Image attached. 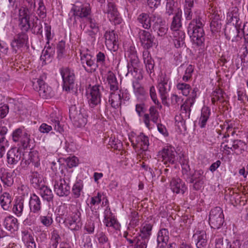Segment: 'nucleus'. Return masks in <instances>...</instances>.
<instances>
[{
    "mask_svg": "<svg viewBox=\"0 0 248 248\" xmlns=\"http://www.w3.org/2000/svg\"><path fill=\"white\" fill-rule=\"evenodd\" d=\"M184 13L186 20H193L189 23L187 32L192 40L193 44L198 46H202L204 42V24L202 21V14L201 11L197 10L194 15L191 8H184Z\"/></svg>",
    "mask_w": 248,
    "mask_h": 248,
    "instance_id": "1",
    "label": "nucleus"
},
{
    "mask_svg": "<svg viewBox=\"0 0 248 248\" xmlns=\"http://www.w3.org/2000/svg\"><path fill=\"white\" fill-rule=\"evenodd\" d=\"M107 82L109 88L108 102L113 108H119L124 102L130 99L128 91L119 88L116 76L111 71L108 74Z\"/></svg>",
    "mask_w": 248,
    "mask_h": 248,
    "instance_id": "2",
    "label": "nucleus"
},
{
    "mask_svg": "<svg viewBox=\"0 0 248 248\" xmlns=\"http://www.w3.org/2000/svg\"><path fill=\"white\" fill-rule=\"evenodd\" d=\"M182 12L177 9L172 18L170 29L173 31V43L176 48L183 47L185 44V33L180 30L182 26Z\"/></svg>",
    "mask_w": 248,
    "mask_h": 248,
    "instance_id": "3",
    "label": "nucleus"
},
{
    "mask_svg": "<svg viewBox=\"0 0 248 248\" xmlns=\"http://www.w3.org/2000/svg\"><path fill=\"white\" fill-rule=\"evenodd\" d=\"M199 91L197 87L192 89L190 95L187 98L183 104L181 106V113L180 116L175 117L176 122H178V126H183L185 125L186 120L190 117L191 108L195 102Z\"/></svg>",
    "mask_w": 248,
    "mask_h": 248,
    "instance_id": "4",
    "label": "nucleus"
},
{
    "mask_svg": "<svg viewBox=\"0 0 248 248\" xmlns=\"http://www.w3.org/2000/svg\"><path fill=\"white\" fill-rule=\"evenodd\" d=\"M126 55L128 63L127 64L128 72L126 76H128L131 75L139 80L141 79L142 76L139 71L140 62L135 48L130 46L127 51Z\"/></svg>",
    "mask_w": 248,
    "mask_h": 248,
    "instance_id": "5",
    "label": "nucleus"
},
{
    "mask_svg": "<svg viewBox=\"0 0 248 248\" xmlns=\"http://www.w3.org/2000/svg\"><path fill=\"white\" fill-rule=\"evenodd\" d=\"M88 117V112L84 108L75 105L70 107L69 117L75 126L80 127L85 125Z\"/></svg>",
    "mask_w": 248,
    "mask_h": 248,
    "instance_id": "6",
    "label": "nucleus"
},
{
    "mask_svg": "<svg viewBox=\"0 0 248 248\" xmlns=\"http://www.w3.org/2000/svg\"><path fill=\"white\" fill-rule=\"evenodd\" d=\"M222 146L227 155L231 154V151L234 152L237 154L242 153L247 149V144L241 140H233L230 139L229 134L224 136Z\"/></svg>",
    "mask_w": 248,
    "mask_h": 248,
    "instance_id": "7",
    "label": "nucleus"
},
{
    "mask_svg": "<svg viewBox=\"0 0 248 248\" xmlns=\"http://www.w3.org/2000/svg\"><path fill=\"white\" fill-rule=\"evenodd\" d=\"M28 35L24 32H19L15 35L11 42L12 50L15 54H20L28 46Z\"/></svg>",
    "mask_w": 248,
    "mask_h": 248,
    "instance_id": "8",
    "label": "nucleus"
},
{
    "mask_svg": "<svg viewBox=\"0 0 248 248\" xmlns=\"http://www.w3.org/2000/svg\"><path fill=\"white\" fill-rule=\"evenodd\" d=\"M12 139L15 142H20V145L25 149L29 146L31 135L24 127H19L13 131Z\"/></svg>",
    "mask_w": 248,
    "mask_h": 248,
    "instance_id": "9",
    "label": "nucleus"
},
{
    "mask_svg": "<svg viewBox=\"0 0 248 248\" xmlns=\"http://www.w3.org/2000/svg\"><path fill=\"white\" fill-rule=\"evenodd\" d=\"M60 72L63 81V90L66 92L72 90L74 87L76 78L74 70L68 67H62Z\"/></svg>",
    "mask_w": 248,
    "mask_h": 248,
    "instance_id": "10",
    "label": "nucleus"
},
{
    "mask_svg": "<svg viewBox=\"0 0 248 248\" xmlns=\"http://www.w3.org/2000/svg\"><path fill=\"white\" fill-rule=\"evenodd\" d=\"M101 6L103 12L107 14L110 21L113 22L115 24L121 23L122 18L114 3L109 2L107 4H102Z\"/></svg>",
    "mask_w": 248,
    "mask_h": 248,
    "instance_id": "11",
    "label": "nucleus"
},
{
    "mask_svg": "<svg viewBox=\"0 0 248 248\" xmlns=\"http://www.w3.org/2000/svg\"><path fill=\"white\" fill-rule=\"evenodd\" d=\"M209 224L214 229H218L224 222L223 211L219 207H216L212 209L209 214Z\"/></svg>",
    "mask_w": 248,
    "mask_h": 248,
    "instance_id": "12",
    "label": "nucleus"
},
{
    "mask_svg": "<svg viewBox=\"0 0 248 248\" xmlns=\"http://www.w3.org/2000/svg\"><path fill=\"white\" fill-rule=\"evenodd\" d=\"M64 222L71 230L78 231L79 230L82 225L80 212L76 210L65 218Z\"/></svg>",
    "mask_w": 248,
    "mask_h": 248,
    "instance_id": "13",
    "label": "nucleus"
},
{
    "mask_svg": "<svg viewBox=\"0 0 248 248\" xmlns=\"http://www.w3.org/2000/svg\"><path fill=\"white\" fill-rule=\"evenodd\" d=\"M176 154L177 152L174 147L168 146L158 153V156L159 159H161L165 164L168 163L173 164L175 163L176 160Z\"/></svg>",
    "mask_w": 248,
    "mask_h": 248,
    "instance_id": "14",
    "label": "nucleus"
},
{
    "mask_svg": "<svg viewBox=\"0 0 248 248\" xmlns=\"http://www.w3.org/2000/svg\"><path fill=\"white\" fill-rule=\"evenodd\" d=\"M138 35L142 46L146 50L157 46V42L155 36L149 31L140 29Z\"/></svg>",
    "mask_w": 248,
    "mask_h": 248,
    "instance_id": "15",
    "label": "nucleus"
},
{
    "mask_svg": "<svg viewBox=\"0 0 248 248\" xmlns=\"http://www.w3.org/2000/svg\"><path fill=\"white\" fill-rule=\"evenodd\" d=\"M80 61L84 69L89 73H92L96 71L97 64L94 62L93 57L87 51L80 52Z\"/></svg>",
    "mask_w": 248,
    "mask_h": 248,
    "instance_id": "16",
    "label": "nucleus"
},
{
    "mask_svg": "<svg viewBox=\"0 0 248 248\" xmlns=\"http://www.w3.org/2000/svg\"><path fill=\"white\" fill-rule=\"evenodd\" d=\"M101 89H103V87L98 85L91 88L87 97L90 107L93 108L101 103Z\"/></svg>",
    "mask_w": 248,
    "mask_h": 248,
    "instance_id": "17",
    "label": "nucleus"
},
{
    "mask_svg": "<svg viewBox=\"0 0 248 248\" xmlns=\"http://www.w3.org/2000/svg\"><path fill=\"white\" fill-rule=\"evenodd\" d=\"M46 78L45 75L41 77L40 78L37 79L36 83L35 82L34 84L37 89L38 86V92L40 96L43 98L47 99L53 96L54 93L50 87L46 84L43 80V78Z\"/></svg>",
    "mask_w": 248,
    "mask_h": 248,
    "instance_id": "18",
    "label": "nucleus"
},
{
    "mask_svg": "<svg viewBox=\"0 0 248 248\" xmlns=\"http://www.w3.org/2000/svg\"><path fill=\"white\" fill-rule=\"evenodd\" d=\"M54 190L56 194L60 197L67 196L70 193V186L68 182L65 179L60 178L54 182Z\"/></svg>",
    "mask_w": 248,
    "mask_h": 248,
    "instance_id": "19",
    "label": "nucleus"
},
{
    "mask_svg": "<svg viewBox=\"0 0 248 248\" xmlns=\"http://www.w3.org/2000/svg\"><path fill=\"white\" fill-rule=\"evenodd\" d=\"M23 154L19 148L12 147L6 154V162L8 165L14 166L16 165L22 158Z\"/></svg>",
    "mask_w": 248,
    "mask_h": 248,
    "instance_id": "20",
    "label": "nucleus"
},
{
    "mask_svg": "<svg viewBox=\"0 0 248 248\" xmlns=\"http://www.w3.org/2000/svg\"><path fill=\"white\" fill-rule=\"evenodd\" d=\"M101 197L102 195L98 192L97 195L91 198L90 203L91 211H89L87 213L88 216L93 217L98 222L99 214L97 210L99 208V204L101 202Z\"/></svg>",
    "mask_w": 248,
    "mask_h": 248,
    "instance_id": "21",
    "label": "nucleus"
},
{
    "mask_svg": "<svg viewBox=\"0 0 248 248\" xmlns=\"http://www.w3.org/2000/svg\"><path fill=\"white\" fill-rule=\"evenodd\" d=\"M170 76L166 73H161L157 79V88L159 93H168L170 90Z\"/></svg>",
    "mask_w": 248,
    "mask_h": 248,
    "instance_id": "22",
    "label": "nucleus"
},
{
    "mask_svg": "<svg viewBox=\"0 0 248 248\" xmlns=\"http://www.w3.org/2000/svg\"><path fill=\"white\" fill-rule=\"evenodd\" d=\"M104 37L105 38V44L107 48L114 51L118 48V37L114 31H106Z\"/></svg>",
    "mask_w": 248,
    "mask_h": 248,
    "instance_id": "23",
    "label": "nucleus"
},
{
    "mask_svg": "<svg viewBox=\"0 0 248 248\" xmlns=\"http://www.w3.org/2000/svg\"><path fill=\"white\" fill-rule=\"evenodd\" d=\"M241 242L239 240L236 239L231 243L227 239L219 237L216 239L215 248H241Z\"/></svg>",
    "mask_w": 248,
    "mask_h": 248,
    "instance_id": "24",
    "label": "nucleus"
},
{
    "mask_svg": "<svg viewBox=\"0 0 248 248\" xmlns=\"http://www.w3.org/2000/svg\"><path fill=\"white\" fill-rule=\"evenodd\" d=\"M72 10L74 15L81 18L86 17L91 13V7L89 3L82 4L79 2H77L73 6Z\"/></svg>",
    "mask_w": 248,
    "mask_h": 248,
    "instance_id": "25",
    "label": "nucleus"
},
{
    "mask_svg": "<svg viewBox=\"0 0 248 248\" xmlns=\"http://www.w3.org/2000/svg\"><path fill=\"white\" fill-rule=\"evenodd\" d=\"M142 57L147 72L150 77L152 74L154 75L155 62L150 52L148 50H144L142 53Z\"/></svg>",
    "mask_w": 248,
    "mask_h": 248,
    "instance_id": "26",
    "label": "nucleus"
},
{
    "mask_svg": "<svg viewBox=\"0 0 248 248\" xmlns=\"http://www.w3.org/2000/svg\"><path fill=\"white\" fill-rule=\"evenodd\" d=\"M30 212L34 214H39L41 211L42 203L39 197L33 193L31 195L29 202Z\"/></svg>",
    "mask_w": 248,
    "mask_h": 248,
    "instance_id": "27",
    "label": "nucleus"
},
{
    "mask_svg": "<svg viewBox=\"0 0 248 248\" xmlns=\"http://www.w3.org/2000/svg\"><path fill=\"white\" fill-rule=\"evenodd\" d=\"M171 190L177 194H184L187 189L185 183L179 178H173L170 182Z\"/></svg>",
    "mask_w": 248,
    "mask_h": 248,
    "instance_id": "28",
    "label": "nucleus"
},
{
    "mask_svg": "<svg viewBox=\"0 0 248 248\" xmlns=\"http://www.w3.org/2000/svg\"><path fill=\"white\" fill-rule=\"evenodd\" d=\"M3 225L7 230L11 232H15L18 229V220L12 216H9L4 218Z\"/></svg>",
    "mask_w": 248,
    "mask_h": 248,
    "instance_id": "29",
    "label": "nucleus"
},
{
    "mask_svg": "<svg viewBox=\"0 0 248 248\" xmlns=\"http://www.w3.org/2000/svg\"><path fill=\"white\" fill-rule=\"evenodd\" d=\"M131 142L134 147L140 148L143 151H146L149 145L148 137L142 133L136 137L135 143L133 140Z\"/></svg>",
    "mask_w": 248,
    "mask_h": 248,
    "instance_id": "30",
    "label": "nucleus"
},
{
    "mask_svg": "<svg viewBox=\"0 0 248 248\" xmlns=\"http://www.w3.org/2000/svg\"><path fill=\"white\" fill-rule=\"evenodd\" d=\"M169 240V232L166 229H162L158 232L157 241L158 248H166Z\"/></svg>",
    "mask_w": 248,
    "mask_h": 248,
    "instance_id": "31",
    "label": "nucleus"
},
{
    "mask_svg": "<svg viewBox=\"0 0 248 248\" xmlns=\"http://www.w3.org/2000/svg\"><path fill=\"white\" fill-rule=\"evenodd\" d=\"M30 161L29 162H27L26 160L25 162H23V160H22L20 163L21 165L23 167H25L27 165L31 164L34 166V168H38L40 165V159L38 152L36 151L30 152L29 154V159L28 161Z\"/></svg>",
    "mask_w": 248,
    "mask_h": 248,
    "instance_id": "32",
    "label": "nucleus"
},
{
    "mask_svg": "<svg viewBox=\"0 0 248 248\" xmlns=\"http://www.w3.org/2000/svg\"><path fill=\"white\" fill-rule=\"evenodd\" d=\"M22 240L28 248H35V243L32 233L27 229H23L21 231Z\"/></svg>",
    "mask_w": 248,
    "mask_h": 248,
    "instance_id": "33",
    "label": "nucleus"
},
{
    "mask_svg": "<svg viewBox=\"0 0 248 248\" xmlns=\"http://www.w3.org/2000/svg\"><path fill=\"white\" fill-rule=\"evenodd\" d=\"M150 114H145L143 116V121L146 126L149 128L150 126V115L151 120L155 123H157L159 117V113L154 106H152L149 108Z\"/></svg>",
    "mask_w": 248,
    "mask_h": 248,
    "instance_id": "34",
    "label": "nucleus"
},
{
    "mask_svg": "<svg viewBox=\"0 0 248 248\" xmlns=\"http://www.w3.org/2000/svg\"><path fill=\"white\" fill-rule=\"evenodd\" d=\"M104 222L107 227H112L115 230L119 229L120 225L114 217L112 216L109 209L105 212Z\"/></svg>",
    "mask_w": 248,
    "mask_h": 248,
    "instance_id": "35",
    "label": "nucleus"
},
{
    "mask_svg": "<svg viewBox=\"0 0 248 248\" xmlns=\"http://www.w3.org/2000/svg\"><path fill=\"white\" fill-rule=\"evenodd\" d=\"M242 31L238 30L236 26H233L230 29L225 31L226 38L232 42L237 41L242 38Z\"/></svg>",
    "mask_w": 248,
    "mask_h": 248,
    "instance_id": "36",
    "label": "nucleus"
},
{
    "mask_svg": "<svg viewBox=\"0 0 248 248\" xmlns=\"http://www.w3.org/2000/svg\"><path fill=\"white\" fill-rule=\"evenodd\" d=\"M0 179L3 185L11 186L14 183L12 174L4 168H0Z\"/></svg>",
    "mask_w": 248,
    "mask_h": 248,
    "instance_id": "37",
    "label": "nucleus"
},
{
    "mask_svg": "<svg viewBox=\"0 0 248 248\" xmlns=\"http://www.w3.org/2000/svg\"><path fill=\"white\" fill-rule=\"evenodd\" d=\"M46 49H44L42 51V55L40 57V61L42 62V64H46L48 62L51 61L52 56L55 52L54 47H52L48 46L46 47Z\"/></svg>",
    "mask_w": 248,
    "mask_h": 248,
    "instance_id": "38",
    "label": "nucleus"
},
{
    "mask_svg": "<svg viewBox=\"0 0 248 248\" xmlns=\"http://www.w3.org/2000/svg\"><path fill=\"white\" fill-rule=\"evenodd\" d=\"M158 14H153L150 16L147 14L142 13L139 15L138 18L139 22L142 24V26L145 29H149L151 27V22H153L152 17L155 15H158Z\"/></svg>",
    "mask_w": 248,
    "mask_h": 248,
    "instance_id": "39",
    "label": "nucleus"
},
{
    "mask_svg": "<svg viewBox=\"0 0 248 248\" xmlns=\"http://www.w3.org/2000/svg\"><path fill=\"white\" fill-rule=\"evenodd\" d=\"M193 238L196 242V246L198 248H201L206 245V234L204 231H200L193 235Z\"/></svg>",
    "mask_w": 248,
    "mask_h": 248,
    "instance_id": "40",
    "label": "nucleus"
},
{
    "mask_svg": "<svg viewBox=\"0 0 248 248\" xmlns=\"http://www.w3.org/2000/svg\"><path fill=\"white\" fill-rule=\"evenodd\" d=\"M210 115V108L207 107H203L201 110V115L199 120V124L201 128L205 127Z\"/></svg>",
    "mask_w": 248,
    "mask_h": 248,
    "instance_id": "41",
    "label": "nucleus"
},
{
    "mask_svg": "<svg viewBox=\"0 0 248 248\" xmlns=\"http://www.w3.org/2000/svg\"><path fill=\"white\" fill-rule=\"evenodd\" d=\"M12 202V197L8 192H4L0 195V203L4 210H8Z\"/></svg>",
    "mask_w": 248,
    "mask_h": 248,
    "instance_id": "42",
    "label": "nucleus"
},
{
    "mask_svg": "<svg viewBox=\"0 0 248 248\" xmlns=\"http://www.w3.org/2000/svg\"><path fill=\"white\" fill-rule=\"evenodd\" d=\"M153 25L152 27L155 31H160V30L163 27L162 25H166V22L160 15L154 16L153 17Z\"/></svg>",
    "mask_w": 248,
    "mask_h": 248,
    "instance_id": "43",
    "label": "nucleus"
},
{
    "mask_svg": "<svg viewBox=\"0 0 248 248\" xmlns=\"http://www.w3.org/2000/svg\"><path fill=\"white\" fill-rule=\"evenodd\" d=\"M152 225L150 224H145L140 229V234L138 238L146 239L149 241L150 236L151 234Z\"/></svg>",
    "mask_w": 248,
    "mask_h": 248,
    "instance_id": "44",
    "label": "nucleus"
},
{
    "mask_svg": "<svg viewBox=\"0 0 248 248\" xmlns=\"http://www.w3.org/2000/svg\"><path fill=\"white\" fill-rule=\"evenodd\" d=\"M40 194L44 200L47 202L52 201L53 194L51 190L47 186H43L40 189Z\"/></svg>",
    "mask_w": 248,
    "mask_h": 248,
    "instance_id": "45",
    "label": "nucleus"
},
{
    "mask_svg": "<svg viewBox=\"0 0 248 248\" xmlns=\"http://www.w3.org/2000/svg\"><path fill=\"white\" fill-rule=\"evenodd\" d=\"M225 93L223 92V91L220 89H217L216 90L214 91L212 93V102L213 104H215L216 101H219L220 102H223L224 101Z\"/></svg>",
    "mask_w": 248,
    "mask_h": 248,
    "instance_id": "46",
    "label": "nucleus"
},
{
    "mask_svg": "<svg viewBox=\"0 0 248 248\" xmlns=\"http://www.w3.org/2000/svg\"><path fill=\"white\" fill-rule=\"evenodd\" d=\"M132 87L134 94L137 97L144 96L146 94V91L144 88L141 86L139 81H133Z\"/></svg>",
    "mask_w": 248,
    "mask_h": 248,
    "instance_id": "47",
    "label": "nucleus"
},
{
    "mask_svg": "<svg viewBox=\"0 0 248 248\" xmlns=\"http://www.w3.org/2000/svg\"><path fill=\"white\" fill-rule=\"evenodd\" d=\"M30 15L29 9L26 7L22 6L18 10V14L15 17L17 20L30 19Z\"/></svg>",
    "mask_w": 248,
    "mask_h": 248,
    "instance_id": "48",
    "label": "nucleus"
},
{
    "mask_svg": "<svg viewBox=\"0 0 248 248\" xmlns=\"http://www.w3.org/2000/svg\"><path fill=\"white\" fill-rule=\"evenodd\" d=\"M176 88L183 95L186 96L188 94L190 95V91H192L190 85L185 83H178L176 85Z\"/></svg>",
    "mask_w": 248,
    "mask_h": 248,
    "instance_id": "49",
    "label": "nucleus"
},
{
    "mask_svg": "<svg viewBox=\"0 0 248 248\" xmlns=\"http://www.w3.org/2000/svg\"><path fill=\"white\" fill-rule=\"evenodd\" d=\"M180 163L181 164L182 172L184 178L187 181L189 176L191 175L190 172L191 170L188 162H187L186 160L184 159Z\"/></svg>",
    "mask_w": 248,
    "mask_h": 248,
    "instance_id": "50",
    "label": "nucleus"
},
{
    "mask_svg": "<svg viewBox=\"0 0 248 248\" xmlns=\"http://www.w3.org/2000/svg\"><path fill=\"white\" fill-rule=\"evenodd\" d=\"M83 187V182L79 180L76 182L72 187V193L75 198H78L81 195V192Z\"/></svg>",
    "mask_w": 248,
    "mask_h": 248,
    "instance_id": "51",
    "label": "nucleus"
},
{
    "mask_svg": "<svg viewBox=\"0 0 248 248\" xmlns=\"http://www.w3.org/2000/svg\"><path fill=\"white\" fill-rule=\"evenodd\" d=\"M88 216L90 218V220L88 221V222L86 224L85 228L87 232L89 233H92L93 232L94 230L95 224H99L100 223L99 217H98V222L93 217H92L88 215Z\"/></svg>",
    "mask_w": 248,
    "mask_h": 248,
    "instance_id": "52",
    "label": "nucleus"
},
{
    "mask_svg": "<svg viewBox=\"0 0 248 248\" xmlns=\"http://www.w3.org/2000/svg\"><path fill=\"white\" fill-rule=\"evenodd\" d=\"M24 202L22 200L16 202L13 208V211L17 217H20L23 213Z\"/></svg>",
    "mask_w": 248,
    "mask_h": 248,
    "instance_id": "53",
    "label": "nucleus"
},
{
    "mask_svg": "<svg viewBox=\"0 0 248 248\" xmlns=\"http://www.w3.org/2000/svg\"><path fill=\"white\" fill-rule=\"evenodd\" d=\"M88 19L90 28V30H89V34L93 35L96 34L99 31L98 24L94 19L89 18Z\"/></svg>",
    "mask_w": 248,
    "mask_h": 248,
    "instance_id": "54",
    "label": "nucleus"
},
{
    "mask_svg": "<svg viewBox=\"0 0 248 248\" xmlns=\"http://www.w3.org/2000/svg\"><path fill=\"white\" fill-rule=\"evenodd\" d=\"M54 114L52 113L50 116V121L53 123L54 129L60 133H62L63 131V127L60 124L59 119L58 117H54Z\"/></svg>",
    "mask_w": 248,
    "mask_h": 248,
    "instance_id": "55",
    "label": "nucleus"
},
{
    "mask_svg": "<svg viewBox=\"0 0 248 248\" xmlns=\"http://www.w3.org/2000/svg\"><path fill=\"white\" fill-rule=\"evenodd\" d=\"M18 26L22 32H27L31 28L30 19L17 20Z\"/></svg>",
    "mask_w": 248,
    "mask_h": 248,
    "instance_id": "56",
    "label": "nucleus"
},
{
    "mask_svg": "<svg viewBox=\"0 0 248 248\" xmlns=\"http://www.w3.org/2000/svg\"><path fill=\"white\" fill-rule=\"evenodd\" d=\"M97 68L99 66L103 67L106 65V57L105 53L100 51L96 56Z\"/></svg>",
    "mask_w": 248,
    "mask_h": 248,
    "instance_id": "57",
    "label": "nucleus"
},
{
    "mask_svg": "<svg viewBox=\"0 0 248 248\" xmlns=\"http://www.w3.org/2000/svg\"><path fill=\"white\" fill-rule=\"evenodd\" d=\"M9 147V143L5 138L2 137L0 139V158H2L5 153L6 149Z\"/></svg>",
    "mask_w": 248,
    "mask_h": 248,
    "instance_id": "58",
    "label": "nucleus"
},
{
    "mask_svg": "<svg viewBox=\"0 0 248 248\" xmlns=\"http://www.w3.org/2000/svg\"><path fill=\"white\" fill-rule=\"evenodd\" d=\"M194 66L189 64L186 68L185 74L183 76L182 79L184 81H188L192 77V75L194 72Z\"/></svg>",
    "mask_w": 248,
    "mask_h": 248,
    "instance_id": "59",
    "label": "nucleus"
},
{
    "mask_svg": "<svg viewBox=\"0 0 248 248\" xmlns=\"http://www.w3.org/2000/svg\"><path fill=\"white\" fill-rule=\"evenodd\" d=\"M150 95L154 103L157 105L158 108H161L162 106L157 99L156 90L154 86L152 85L150 87Z\"/></svg>",
    "mask_w": 248,
    "mask_h": 248,
    "instance_id": "60",
    "label": "nucleus"
},
{
    "mask_svg": "<svg viewBox=\"0 0 248 248\" xmlns=\"http://www.w3.org/2000/svg\"><path fill=\"white\" fill-rule=\"evenodd\" d=\"M203 171L202 170H196L195 171L194 173L191 174V176H189L187 181L190 183H193L196 180H199L200 179H204L203 176Z\"/></svg>",
    "mask_w": 248,
    "mask_h": 248,
    "instance_id": "61",
    "label": "nucleus"
},
{
    "mask_svg": "<svg viewBox=\"0 0 248 248\" xmlns=\"http://www.w3.org/2000/svg\"><path fill=\"white\" fill-rule=\"evenodd\" d=\"M39 221L43 225L47 228L50 226L53 222L52 218L49 216H40Z\"/></svg>",
    "mask_w": 248,
    "mask_h": 248,
    "instance_id": "62",
    "label": "nucleus"
},
{
    "mask_svg": "<svg viewBox=\"0 0 248 248\" xmlns=\"http://www.w3.org/2000/svg\"><path fill=\"white\" fill-rule=\"evenodd\" d=\"M31 181L33 184L35 185V187L38 186L42 182V177L37 171H34L31 174Z\"/></svg>",
    "mask_w": 248,
    "mask_h": 248,
    "instance_id": "63",
    "label": "nucleus"
},
{
    "mask_svg": "<svg viewBox=\"0 0 248 248\" xmlns=\"http://www.w3.org/2000/svg\"><path fill=\"white\" fill-rule=\"evenodd\" d=\"M57 57L59 59L63 58L65 53V42L61 41L59 42L57 46Z\"/></svg>",
    "mask_w": 248,
    "mask_h": 248,
    "instance_id": "64",
    "label": "nucleus"
}]
</instances>
